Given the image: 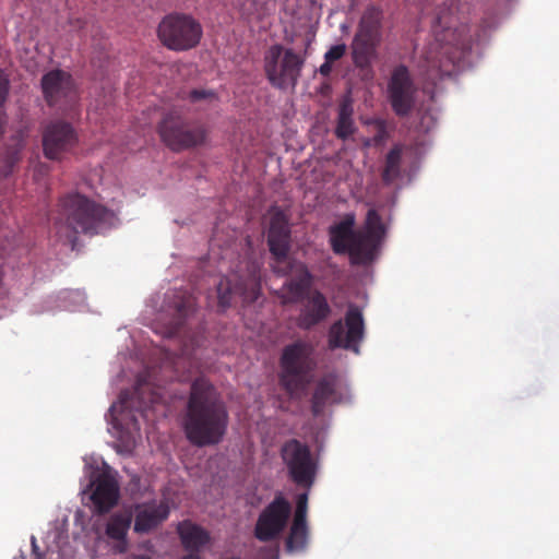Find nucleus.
<instances>
[{"label":"nucleus","mask_w":559,"mask_h":559,"mask_svg":"<svg viewBox=\"0 0 559 559\" xmlns=\"http://www.w3.org/2000/svg\"><path fill=\"white\" fill-rule=\"evenodd\" d=\"M365 334V323L361 311L350 306L344 320L335 321L329 330L328 343L330 349L343 348L359 354V344Z\"/></svg>","instance_id":"12"},{"label":"nucleus","mask_w":559,"mask_h":559,"mask_svg":"<svg viewBox=\"0 0 559 559\" xmlns=\"http://www.w3.org/2000/svg\"><path fill=\"white\" fill-rule=\"evenodd\" d=\"M331 313L326 297L319 290H313L301 301V308L296 323L301 330H311L323 322Z\"/></svg>","instance_id":"18"},{"label":"nucleus","mask_w":559,"mask_h":559,"mask_svg":"<svg viewBox=\"0 0 559 559\" xmlns=\"http://www.w3.org/2000/svg\"><path fill=\"white\" fill-rule=\"evenodd\" d=\"M157 34L159 40L168 49L185 51L200 43L202 27L191 15L171 13L160 21Z\"/></svg>","instance_id":"8"},{"label":"nucleus","mask_w":559,"mask_h":559,"mask_svg":"<svg viewBox=\"0 0 559 559\" xmlns=\"http://www.w3.org/2000/svg\"><path fill=\"white\" fill-rule=\"evenodd\" d=\"M354 108L349 98L341 102L337 110V123L335 128V135L337 139L347 140L355 131V122L353 119Z\"/></svg>","instance_id":"27"},{"label":"nucleus","mask_w":559,"mask_h":559,"mask_svg":"<svg viewBox=\"0 0 559 559\" xmlns=\"http://www.w3.org/2000/svg\"><path fill=\"white\" fill-rule=\"evenodd\" d=\"M127 559H153L150 555L145 554H131Z\"/></svg>","instance_id":"39"},{"label":"nucleus","mask_w":559,"mask_h":559,"mask_svg":"<svg viewBox=\"0 0 559 559\" xmlns=\"http://www.w3.org/2000/svg\"><path fill=\"white\" fill-rule=\"evenodd\" d=\"M132 420H133V427H134V429L139 430V429H140V427H139L138 420H136V418L134 417V415H132Z\"/></svg>","instance_id":"41"},{"label":"nucleus","mask_w":559,"mask_h":559,"mask_svg":"<svg viewBox=\"0 0 559 559\" xmlns=\"http://www.w3.org/2000/svg\"><path fill=\"white\" fill-rule=\"evenodd\" d=\"M148 388L138 382L136 386L132 392L122 391L119 395V403L111 405L109 412L112 417L116 413L123 414L124 412H132L133 409L138 413L143 414L145 409L158 401L159 395L155 392H151L147 400L144 399V393Z\"/></svg>","instance_id":"20"},{"label":"nucleus","mask_w":559,"mask_h":559,"mask_svg":"<svg viewBox=\"0 0 559 559\" xmlns=\"http://www.w3.org/2000/svg\"><path fill=\"white\" fill-rule=\"evenodd\" d=\"M417 87L406 66L395 67L388 82V99L399 117L408 116L416 103Z\"/></svg>","instance_id":"14"},{"label":"nucleus","mask_w":559,"mask_h":559,"mask_svg":"<svg viewBox=\"0 0 559 559\" xmlns=\"http://www.w3.org/2000/svg\"><path fill=\"white\" fill-rule=\"evenodd\" d=\"M228 423L226 404L214 385L203 377L197 378L183 416L187 439L197 447L216 445L224 439Z\"/></svg>","instance_id":"1"},{"label":"nucleus","mask_w":559,"mask_h":559,"mask_svg":"<svg viewBox=\"0 0 559 559\" xmlns=\"http://www.w3.org/2000/svg\"><path fill=\"white\" fill-rule=\"evenodd\" d=\"M157 133L162 142L173 152L202 145L207 136V130L203 124L190 123L176 108L163 115L157 124Z\"/></svg>","instance_id":"5"},{"label":"nucleus","mask_w":559,"mask_h":559,"mask_svg":"<svg viewBox=\"0 0 559 559\" xmlns=\"http://www.w3.org/2000/svg\"><path fill=\"white\" fill-rule=\"evenodd\" d=\"M129 511L133 513V531L138 534H147L156 530L168 519L170 512L168 504L164 501L136 503Z\"/></svg>","instance_id":"17"},{"label":"nucleus","mask_w":559,"mask_h":559,"mask_svg":"<svg viewBox=\"0 0 559 559\" xmlns=\"http://www.w3.org/2000/svg\"><path fill=\"white\" fill-rule=\"evenodd\" d=\"M292 513L290 503L282 496H276L260 513L254 536L260 542L266 543L276 539L285 530Z\"/></svg>","instance_id":"15"},{"label":"nucleus","mask_w":559,"mask_h":559,"mask_svg":"<svg viewBox=\"0 0 559 559\" xmlns=\"http://www.w3.org/2000/svg\"><path fill=\"white\" fill-rule=\"evenodd\" d=\"M379 242L380 240L365 231H356L346 252L350 258V263L361 265L371 262Z\"/></svg>","instance_id":"22"},{"label":"nucleus","mask_w":559,"mask_h":559,"mask_svg":"<svg viewBox=\"0 0 559 559\" xmlns=\"http://www.w3.org/2000/svg\"><path fill=\"white\" fill-rule=\"evenodd\" d=\"M248 274L243 277L234 275V278L222 277L217 284L218 308L225 311L230 307L234 296L242 298L243 302H254L260 295V269L254 262L249 263L247 267Z\"/></svg>","instance_id":"10"},{"label":"nucleus","mask_w":559,"mask_h":559,"mask_svg":"<svg viewBox=\"0 0 559 559\" xmlns=\"http://www.w3.org/2000/svg\"><path fill=\"white\" fill-rule=\"evenodd\" d=\"M336 401V377L326 374L322 377L313 391L311 399V412L314 416L323 413L324 407Z\"/></svg>","instance_id":"24"},{"label":"nucleus","mask_w":559,"mask_h":559,"mask_svg":"<svg viewBox=\"0 0 559 559\" xmlns=\"http://www.w3.org/2000/svg\"><path fill=\"white\" fill-rule=\"evenodd\" d=\"M307 511H308V495L300 493L297 498V506L294 514L295 521L307 522Z\"/></svg>","instance_id":"33"},{"label":"nucleus","mask_w":559,"mask_h":559,"mask_svg":"<svg viewBox=\"0 0 559 559\" xmlns=\"http://www.w3.org/2000/svg\"><path fill=\"white\" fill-rule=\"evenodd\" d=\"M368 235L381 240L385 234V227L382 223V218L379 215L378 211L374 209H370L367 212L366 216V230H364Z\"/></svg>","instance_id":"31"},{"label":"nucleus","mask_w":559,"mask_h":559,"mask_svg":"<svg viewBox=\"0 0 559 559\" xmlns=\"http://www.w3.org/2000/svg\"><path fill=\"white\" fill-rule=\"evenodd\" d=\"M436 41V47L427 51L423 64L431 79L451 75L473 44L466 25L444 28L441 34H437Z\"/></svg>","instance_id":"3"},{"label":"nucleus","mask_w":559,"mask_h":559,"mask_svg":"<svg viewBox=\"0 0 559 559\" xmlns=\"http://www.w3.org/2000/svg\"><path fill=\"white\" fill-rule=\"evenodd\" d=\"M401 162H402V147L394 145L385 156V165L382 171V180L384 183L390 185L401 174Z\"/></svg>","instance_id":"29"},{"label":"nucleus","mask_w":559,"mask_h":559,"mask_svg":"<svg viewBox=\"0 0 559 559\" xmlns=\"http://www.w3.org/2000/svg\"><path fill=\"white\" fill-rule=\"evenodd\" d=\"M383 10L374 4L368 5L358 23L352 43L353 60L356 66L364 67L374 56L382 40Z\"/></svg>","instance_id":"7"},{"label":"nucleus","mask_w":559,"mask_h":559,"mask_svg":"<svg viewBox=\"0 0 559 559\" xmlns=\"http://www.w3.org/2000/svg\"><path fill=\"white\" fill-rule=\"evenodd\" d=\"M21 160V146L15 145L12 147H8L4 152V155L1 160L0 166V176L7 178L9 177L13 171L16 165Z\"/></svg>","instance_id":"30"},{"label":"nucleus","mask_w":559,"mask_h":559,"mask_svg":"<svg viewBox=\"0 0 559 559\" xmlns=\"http://www.w3.org/2000/svg\"><path fill=\"white\" fill-rule=\"evenodd\" d=\"M280 454L292 481L309 489L317 475V462L310 448L297 439H289L283 443Z\"/></svg>","instance_id":"9"},{"label":"nucleus","mask_w":559,"mask_h":559,"mask_svg":"<svg viewBox=\"0 0 559 559\" xmlns=\"http://www.w3.org/2000/svg\"><path fill=\"white\" fill-rule=\"evenodd\" d=\"M194 307H195V301L191 296L187 297L185 300L177 304V306H176L178 314L182 318H185L188 314H190L191 312H193Z\"/></svg>","instance_id":"36"},{"label":"nucleus","mask_w":559,"mask_h":559,"mask_svg":"<svg viewBox=\"0 0 559 559\" xmlns=\"http://www.w3.org/2000/svg\"><path fill=\"white\" fill-rule=\"evenodd\" d=\"M182 559H201V557L198 554L191 552L185 556Z\"/></svg>","instance_id":"40"},{"label":"nucleus","mask_w":559,"mask_h":559,"mask_svg":"<svg viewBox=\"0 0 559 559\" xmlns=\"http://www.w3.org/2000/svg\"><path fill=\"white\" fill-rule=\"evenodd\" d=\"M313 346L304 341H296L284 347L280 359V384L294 396L302 392L316 368Z\"/></svg>","instance_id":"4"},{"label":"nucleus","mask_w":559,"mask_h":559,"mask_svg":"<svg viewBox=\"0 0 559 559\" xmlns=\"http://www.w3.org/2000/svg\"><path fill=\"white\" fill-rule=\"evenodd\" d=\"M296 270V277L284 283L277 296L283 306L301 302L307 297L311 284V274L304 263L293 261V267L287 273Z\"/></svg>","instance_id":"19"},{"label":"nucleus","mask_w":559,"mask_h":559,"mask_svg":"<svg viewBox=\"0 0 559 559\" xmlns=\"http://www.w3.org/2000/svg\"><path fill=\"white\" fill-rule=\"evenodd\" d=\"M43 152L50 160H62L79 143L74 127L64 120L49 122L43 131Z\"/></svg>","instance_id":"13"},{"label":"nucleus","mask_w":559,"mask_h":559,"mask_svg":"<svg viewBox=\"0 0 559 559\" xmlns=\"http://www.w3.org/2000/svg\"><path fill=\"white\" fill-rule=\"evenodd\" d=\"M133 513L132 511L116 512L110 515L106 525V535L114 540L122 543V547L119 549L120 552L126 550L127 547V535L132 524Z\"/></svg>","instance_id":"25"},{"label":"nucleus","mask_w":559,"mask_h":559,"mask_svg":"<svg viewBox=\"0 0 559 559\" xmlns=\"http://www.w3.org/2000/svg\"><path fill=\"white\" fill-rule=\"evenodd\" d=\"M319 72L320 74H322L323 76H328L330 75V73L332 72V62H328L325 59H324V62L320 66L319 68Z\"/></svg>","instance_id":"37"},{"label":"nucleus","mask_w":559,"mask_h":559,"mask_svg":"<svg viewBox=\"0 0 559 559\" xmlns=\"http://www.w3.org/2000/svg\"><path fill=\"white\" fill-rule=\"evenodd\" d=\"M355 217L352 214L346 215L341 222L329 228L330 242L332 250L336 254H344L349 249V243L355 237Z\"/></svg>","instance_id":"23"},{"label":"nucleus","mask_w":559,"mask_h":559,"mask_svg":"<svg viewBox=\"0 0 559 559\" xmlns=\"http://www.w3.org/2000/svg\"><path fill=\"white\" fill-rule=\"evenodd\" d=\"M308 535L309 531L307 522L293 520L285 543L286 550L289 552L304 550L308 543Z\"/></svg>","instance_id":"28"},{"label":"nucleus","mask_w":559,"mask_h":559,"mask_svg":"<svg viewBox=\"0 0 559 559\" xmlns=\"http://www.w3.org/2000/svg\"><path fill=\"white\" fill-rule=\"evenodd\" d=\"M346 52V45L345 44H338L332 46L324 55V59L328 62H334L340 60Z\"/></svg>","instance_id":"35"},{"label":"nucleus","mask_w":559,"mask_h":559,"mask_svg":"<svg viewBox=\"0 0 559 559\" xmlns=\"http://www.w3.org/2000/svg\"><path fill=\"white\" fill-rule=\"evenodd\" d=\"M389 136L386 124L383 120L376 121V133L372 138L374 145H382Z\"/></svg>","instance_id":"34"},{"label":"nucleus","mask_w":559,"mask_h":559,"mask_svg":"<svg viewBox=\"0 0 559 559\" xmlns=\"http://www.w3.org/2000/svg\"><path fill=\"white\" fill-rule=\"evenodd\" d=\"M33 551L35 555L34 559H45L44 555L38 552V546L36 545L35 538L32 540Z\"/></svg>","instance_id":"38"},{"label":"nucleus","mask_w":559,"mask_h":559,"mask_svg":"<svg viewBox=\"0 0 559 559\" xmlns=\"http://www.w3.org/2000/svg\"><path fill=\"white\" fill-rule=\"evenodd\" d=\"M116 213L80 193H70L60 200V217L57 224L68 228L67 241L74 248L76 235H97L116 225Z\"/></svg>","instance_id":"2"},{"label":"nucleus","mask_w":559,"mask_h":559,"mask_svg":"<svg viewBox=\"0 0 559 559\" xmlns=\"http://www.w3.org/2000/svg\"><path fill=\"white\" fill-rule=\"evenodd\" d=\"M188 98L191 103H199L203 100L212 103L217 99L215 92L204 88L190 91Z\"/></svg>","instance_id":"32"},{"label":"nucleus","mask_w":559,"mask_h":559,"mask_svg":"<svg viewBox=\"0 0 559 559\" xmlns=\"http://www.w3.org/2000/svg\"><path fill=\"white\" fill-rule=\"evenodd\" d=\"M94 490L91 495L95 512L104 514L114 508L119 498L117 481L108 475H99L93 483Z\"/></svg>","instance_id":"21"},{"label":"nucleus","mask_w":559,"mask_h":559,"mask_svg":"<svg viewBox=\"0 0 559 559\" xmlns=\"http://www.w3.org/2000/svg\"><path fill=\"white\" fill-rule=\"evenodd\" d=\"M305 59L293 49L273 45L265 52L264 71L272 86L278 90L295 87L301 75Z\"/></svg>","instance_id":"6"},{"label":"nucleus","mask_w":559,"mask_h":559,"mask_svg":"<svg viewBox=\"0 0 559 559\" xmlns=\"http://www.w3.org/2000/svg\"><path fill=\"white\" fill-rule=\"evenodd\" d=\"M41 91L48 106H57L75 99V85L72 75L63 70H50L43 75Z\"/></svg>","instance_id":"16"},{"label":"nucleus","mask_w":559,"mask_h":559,"mask_svg":"<svg viewBox=\"0 0 559 559\" xmlns=\"http://www.w3.org/2000/svg\"><path fill=\"white\" fill-rule=\"evenodd\" d=\"M178 534L183 547L191 551L200 549L210 540L206 531L189 521H183L178 525Z\"/></svg>","instance_id":"26"},{"label":"nucleus","mask_w":559,"mask_h":559,"mask_svg":"<svg viewBox=\"0 0 559 559\" xmlns=\"http://www.w3.org/2000/svg\"><path fill=\"white\" fill-rule=\"evenodd\" d=\"M267 245L274 258L273 271L280 275H287L293 267V261L288 258L290 228L287 216L277 207L271 211Z\"/></svg>","instance_id":"11"}]
</instances>
